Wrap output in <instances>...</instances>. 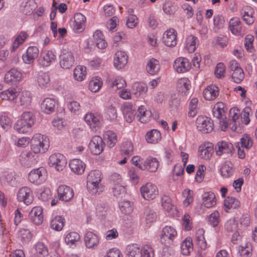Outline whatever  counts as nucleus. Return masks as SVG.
Listing matches in <instances>:
<instances>
[{
    "label": "nucleus",
    "mask_w": 257,
    "mask_h": 257,
    "mask_svg": "<svg viewBox=\"0 0 257 257\" xmlns=\"http://www.w3.org/2000/svg\"><path fill=\"white\" fill-rule=\"evenodd\" d=\"M101 173L98 170H93L89 172L87 177V189L89 193L98 195L102 193L104 187L101 184Z\"/></svg>",
    "instance_id": "obj_1"
},
{
    "label": "nucleus",
    "mask_w": 257,
    "mask_h": 257,
    "mask_svg": "<svg viewBox=\"0 0 257 257\" xmlns=\"http://www.w3.org/2000/svg\"><path fill=\"white\" fill-rule=\"evenodd\" d=\"M34 123V115L31 111L24 112L21 118L17 121L14 128L19 133L24 134L29 131Z\"/></svg>",
    "instance_id": "obj_2"
},
{
    "label": "nucleus",
    "mask_w": 257,
    "mask_h": 257,
    "mask_svg": "<svg viewBox=\"0 0 257 257\" xmlns=\"http://www.w3.org/2000/svg\"><path fill=\"white\" fill-rule=\"evenodd\" d=\"M31 144L34 154L44 153L49 147L48 139L40 134H36L31 141Z\"/></svg>",
    "instance_id": "obj_3"
},
{
    "label": "nucleus",
    "mask_w": 257,
    "mask_h": 257,
    "mask_svg": "<svg viewBox=\"0 0 257 257\" xmlns=\"http://www.w3.org/2000/svg\"><path fill=\"white\" fill-rule=\"evenodd\" d=\"M212 113L214 117L219 121L221 129L225 131L228 127V122L225 115L224 104L222 102H217L212 109Z\"/></svg>",
    "instance_id": "obj_4"
},
{
    "label": "nucleus",
    "mask_w": 257,
    "mask_h": 257,
    "mask_svg": "<svg viewBox=\"0 0 257 257\" xmlns=\"http://www.w3.org/2000/svg\"><path fill=\"white\" fill-rule=\"evenodd\" d=\"M177 235V232L174 227L171 226H166L162 230L160 241L165 246L171 245L173 244Z\"/></svg>",
    "instance_id": "obj_5"
},
{
    "label": "nucleus",
    "mask_w": 257,
    "mask_h": 257,
    "mask_svg": "<svg viewBox=\"0 0 257 257\" xmlns=\"http://www.w3.org/2000/svg\"><path fill=\"white\" fill-rule=\"evenodd\" d=\"M233 149L231 143L223 141L218 142L215 146L216 155H224L226 158L232 156Z\"/></svg>",
    "instance_id": "obj_6"
},
{
    "label": "nucleus",
    "mask_w": 257,
    "mask_h": 257,
    "mask_svg": "<svg viewBox=\"0 0 257 257\" xmlns=\"http://www.w3.org/2000/svg\"><path fill=\"white\" fill-rule=\"evenodd\" d=\"M142 197L146 200H153L159 194L157 187L151 183H147L140 188Z\"/></svg>",
    "instance_id": "obj_7"
},
{
    "label": "nucleus",
    "mask_w": 257,
    "mask_h": 257,
    "mask_svg": "<svg viewBox=\"0 0 257 257\" xmlns=\"http://www.w3.org/2000/svg\"><path fill=\"white\" fill-rule=\"evenodd\" d=\"M49 164L50 166L54 167L57 171H61L65 168L67 164V160L62 154H54L50 156Z\"/></svg>",
    "instance_id": "obj_8"
},
{
    "label": "nucleus",
    "mask_w": 257,
    "mask_h": 257,
    "mask_svg": "<svg viewBox=\"0 0 257 257\" xmlns=\"http://www.w3.org/2000/svg\"><path fill=\"white\" fill-rule=\"evenodd\" d=\"M46 170L43 167H40L32 170L29 173L28 179L31 183L41 184L46 180Z\"/></svg>",
    "instance_id": "obj_9"
},
{
    "label": "nucleus",
    "mask_w": 257,
    "mask_h": 257,
    "mask_svg": "<svg viewBox=\"0 0 257 257\" xmlns=\"http://www.w3.org/2000/svg\"><path fill=\"white\" fill-rule=\"evenodd\" d=\"M105 146L103 139L99 136H95L90 140L88 147L92 154L98 155L102 152Z\"/></svg>",
    "instance_id": "obj_10"
},
{
    "label": "nucleus",
    "mask_w": 257,
    "mask_h": 257,
    "mask_svg": "<svg viewBox=\"0 0 257 257\" xmlns=\"http://www.w3.org/2000/svg\"><path fill=\"white\" fill-rule=\"evenodd\" d=\"M56 60V56L52 51L45 50L42 52L37 61L43 67L49 66Z\"/></svg>",
    "instance_id": "obj_11"
},
{
    "label": "nucleus",
    "mask_w": 257,
    "mask_h": 257,
    "mask_svg": "<svg viewBox=\"0 0 257 257\" xmlns=\"http://www.w3.org/2000/svg\"><path fill=\"white\" fill-rule=\"evenodd\" d=\"M196 125L198 130L203 133H209L213 129V122L207 117L198 116L196 119Z\"/></svg>",
    "instance_id": "obj_12"
},
{
    "label": "nucleus",
    "mask_w": 257,
    "mask_h": 257,
    "mask_svg": "<svg viewBox=\"0 0 257 257\" xmlns=\"http://www.w3.org/2000/svg\"><path fill=\"white\" fill-rule=\"evenodd\" d=\"M17 199L20 202H23L28 205L33 200V192L28 187H23L19 189L17 193Z\"/></svg>",
    "instance_id": "obj_13"
},
{
    "label": "nucleus",
    "mask_w": 257,
    "mask_h": 257,
    "mask_svg": "<svg viewBox=\"0 0 257 257\" xmlns=\"http://www.w3.org/2000/svg\"><path fill=\"white\" fill-rule=\"evenodd\" d=\"M37 156L31 152H23L20 156V162L24 166L30 167L37 162Z\"/></svg>",
    "instance_id": "obj_14"
},
{
    "label": "nucleus",
    "mask_w": 257,
    "mask_h": 257,
    "mask_svg": "<svg viewBox=\"0 0 257 257\" xmlns=\"http://www.w3.org/2000/svg\"><path fill=\"white\" fill-rule=\"evenodd\" d=\"M58 195L59 200L68 202L74 196V192L72 188L66 185H61L57 189Z\"/></svg>",
    "instance_id": "obj_15"
},
{
    "label": "nucleus",
    "mask_w": 257,
    "mask_h": 257,
    "mask_svg": "<svg viewBox=\"0 0 257 257\" xmlns=\"http://www.w3.org/2000/svg\"><path fill=\"white\" fill-rule=\"evenodd\" d=\"M240 13L242 19L247 25H251L254 23V11L252 8L248 6H244L240 10Z\"/></svg>",
    "instance_id": "obj_16"
},
{
    "label": "nucleus",
    "mask_w": 257,
    "mask_h": 257,
    "mask_svg": "<svg viewBox=\"0 0 257 257\" xmlns=\"http://www.w3.org/2000/svg\"><path fill=\"white\" fill-rule=\"evenodd\" d=\"M29 218L36 225L41 224L44 219L42 208L40 206L33 208L29 213Z\"/></svg>",
    "instance_id": "obj_17"
},
{
    "label": "nucleus",
    "mask_w": 257,
    "mask_h": 257,
    "mask_svg": "<svg viewBox=\"0 0 257 257\" xmlns=\"http://www.w3.org/2000/svg\"><path fill=\"white\" fill-rule=\"evenodd\" d=\"M60 65L63 69H69L74 64V59L71 52H65L60 56Z\"/></svg>",
    "instance_id": "obj_18"
},
{
    "label": "nucleus",
    "mask_w": 257,
    "mask_h": 257,
    "mask_svg": "<svg viewBox=\"0 0 257 257\" xmlns=\"http://www.w3.org/2000/svg\"><path fill=\"white\" fill-rule=\"evenodd\" d=\"M57 102L56 100L52 98H45L41 104V110L47 114H51L54 112Z\"/></svg>",
    "instance_id": "obj_19"
},
{
    "label": "nucleus",
    "mask_w": 257,
    "mask_h": 257,
    "mask_svg": "<svg viewBox=\"0 0 257 257\" xmlns=\"http://www.w3.org/2000/svg\"><path fill=\"white\" fill-rule=\"evenodd\" d=\"M173 66L177 72L183 73L190 69L191 65L188 59L179 58L175 61Z\"/></svg>",
    "instance_id": "obj_20"
},
{
    "label": "nucleus",
    "mask_w": 257,
    "mask_h": 257,
    "mask_svg": "<svg viewBox=\"0 0 257 257\" xmlns=\"http://www.w3.org/2000/svg\"><path fill=\"white\" fill-rule=\"evenodd\" d=\"M163 43L168 47H174L177 44V35L175 30L172 29L166 31L163 37Z\"/></svg>",
    "instance_id": "obj_21"
},
{
    "label": "nucleus",
    "mask_w": 257,
    "mask_h": 257,
    "mask_svg": "<svg viewBox=\"0 0 257 257\" xmlns=\"http://www.w3.org/2000/svg\"><path fill=\"white\" fill-rule=\"evenodd\" d=\"M159 167V161L153 157H150L146 159L144 163L139 165V168L142 170H147L151 172H155Z\"/></svg>",
    "instance_id": "obj_22"
},
{
    "label": "nucleus",
    "mask_w": 257,
    "mask_h": 257,
    "mask_svg": "<svg viewBox=\"0 0 257 257\" xmlns=\"http://www.w3.org/2000/svg\"><path fill=\"white\" fill-rule=\"evenodd\" d=\"M128 57L123 51H117L114 56L113 64L118 69L122 68L127 63Z\"/></svg>",
    "instance_id": "obj_23"
},
{
    "label": "nucleus",
    "mask_w": 257,
    "mask_h": 257,
    "mask_svg": "<svg viewBox=\"0 0 257 257\" xmlns=\"http://www.w3.org/2000/svg\"><path fill=\"white\" fill-rule=\"evenodd\" d=\"M213 152V145L212 143L202 144L199 146L198 153L200 157L205 160H209Z\"/></svg>",
    "instance_id": "obj_24"
},
{
    "label": "nucleus",
    "mask_w": 257,
    "mask_h": 257,
    "mask_svg": "<svg viewBox=\"0 0 257 257\" xmlns=\"http://www.w3.org/2000/svg\"><path fill=\"white\" fill-rule=\"evenodd\" d=\"M39 50L35 46H30L27 50L25 54L23 55V60L27 64H31L38 57Z\"/></svg>",
    "instance_id": "obj_25"
},
{
    "label": "nucleus",
    "mask_w": 257,
    "mask_h": 257,
    "mask_svg": "<svg viewBox=\"0 0 257 257\" xmlns=\"http://www.w3.org/2000/svg\"><path fill=\"white\" fill-rule=\"evenodd\" d=\"M22 76V73L20 71L15 68H12L6 73L5 80L7 83L13 84L21 81Z\"/></svg>",
    "instance_id": "obj_26"
},
{
    "label": "nucleus",
    "mask_w": 257,
    "mask_h": 257,
    "mask_svg": "<svg viewBox=\"0 0 257 257\" xmlns=\"http://www.w3.org/2000/svg\"><path fill=\"white\" fill-rule=\"evenodd\" d=\"M73 29L76 33L82 32L85 26L86 18L81 13H77L74 16Z\"/></svg>",
    "instance_id": "obj_27"
},
{
    "label": "nucleus",
    "mask_w": 257,
    "mask_h": 257,
    "mask_svg": "<svg viewBox=\"0 0 257 257\" xmlns=\"http://www.w3.org/2000/svg\"><path fill=\"white\" fill-rule=\"evenodd\" d=\"M69 167L71 170L75 174L81 175L84 172L85 164L80 160L74 159L69 162Z\"/></svg>",
    "instance_id": "obj_28"
},
{
    "label": "nucleus",
    "mask_w": 257,
    "mask_h": 257,
    "mask_svg": "<svg viewBox=\"0 0 257 257\" xmlns=\"http://www.w3.org/2000/svg\"><path fill=\"white\" fill-rule=\"evenodd\" d=\"M122 112L126 121L131 122L135 118L136 109L132 104L125 103L123 107Z\"/></svg>",
    "instance_id": "obj_29"
},
{
    "label": "nucleus",
    "mask_w": 257,
    "mask_h": 257,
    "mask_svg": "<svg viewBox=\"0 0 257 257\" xmlns=\"http://www.w3.org/2000/svg\"><path fill=\"white\" fill-rule=\"evenodd\" d=\"M84 242L87 248H94L99 242V239L96 234L91 231H87L84 236Z\"/></svg>",
    "instance_id": "obj_30"
},
{
    "label": "nucleus",
    "mask_w": 257,
    "mask_h": 257,
    "mask_svg": "<svg viewBox=\"0 0 257 257\" xmlns=\"http://www.w3.org/2000/svg\"><path fill=\"white\" fill-rule=\"evenodd\" d=\"M219 95V88L215 85L207 86L203 91V96L207 100H213Z\"/></svg>",
    "instance_id": "obj_31"
},
{
    "label": "nucleus",
    "mask_w": 257,
    "mask_h": 257,
    "mask_svg": "<svg viewBox=\"0 0 257 257\" xmlns=\"http://www.w3.org/2000/svg\"><path fill=\"white\" fill-rule=\"evenodd\" d=\"M202 205L206 208H210L216 204V198L212 192H204L202 195Z\"/></svg>",
    "instance_id": "obj_32"
},
{
    "label": "nucleus",
    "mask_w": 257,
    "mask_h": 257,
    "mask_svg": "<svg viewBox=\"0 0 257 257\" xmlns=\"http://www.w3.org/2000/svg\"><path fill=\"white\" fill-rule=\"evenodd\" d=\"M204 230L202 228L198 229L195 235V240L196 244L202 249H205L207 247V244L204 237Z\"/></svg>",
    "instance_id": "obj_33"
},
{
    "label": "nucleus",
    "mask_w": 257,
    "mask_h": 257,
    "mask_svg": "<svg viewBox=\"0 0 257 257\" xmlns=\"http://www.w3.org/2000/svg\"><path fill=\"white\" fill-rule=\"evenodd\" d=\"M198 44V38L193 35H189L186 39L185 48L189 53H193L196 50Z\"/></svg>",
    "instance_id": "obj_34"
},
{
    "label": "nucleus",
    "mask_w": 257,
    "mask_h": 257,
    "mask_svg": "<svg viewBox=\"0 0 257 257\" xmlns=\"http://www.w3.org/2000/svg\"><path fill=\"white\" fill-rule=\"evenodd\" d=\"M229 28L231 33L236 35L243 34L241 22L238 18H232L229 22Z\"/></svg>",
    "instance_id": "obj_35"
},
{
    "label": "nucleus",
    "mask_w": 257,
    "mask_h": 257,
    "mask_svg": "<svg viewBox=\"0 0 257 257\" xmlns=\"http://www.w3.org/2000/svg\"><path fill=\"white\" fill-rule=\"evenodd\" d=\"M103 138L107 146L109 148L114 147L117 142V138L116 134L111 131H106L104 135Z\"/></svg>",
    "instance_id": "obj_36"
},
{
    "label": "nucleus",
    "mask_w": 257,
    "mask_h": 257,
    "mask_svg": "<svg viewBox=\"0 0 257 257\" xmlns=\"http://www.w3.org/2000/svg\"><path fill=\"white\" fill-rule=\"evenodd\" d=\"M84 120L92 128H95L100 124V117L92 112L87 113L84 116Z\"/></svg>",
    "instance_id": "obj_37"
},
{
    "label": "nucleus",
    "mask_w": 257,
    "mask_h": 257,
    "mask_svg": "<svg viewBox=\"0 0 257 257\" xmlns=\"http://www.w3.org/2000/svg\"><path fill=\"white\" fill-rule=\"evenodd\" d=\"M18 95V92L14 88H10L1 92L0 97L2 100L13 101Z\"/></svg>",
    "instance_id": "obj_38"
},
{
    "label": "nucleus",
    "mask_w": 257,
    "mask_h": 257,
    "mask_svg": "<svg viewBox=\"0 0 257 257\" xmlns=\"http://www.w3.org/2000/svg\"><path fill=\"white\" fill-rule=\"evenodd\" d=\"M160 68L159 61L154 58L150 59L146 66L147 72L151 75L157 74Z\"/></svg>",
    "instance_id": "obj_39"
},
{
    "label": "nucleus",
    "mask_w": 257,
    "mask_h": 257,
    "mask_svg": "<svg viewBox=\"0 0 257 257\" xmlns=\"http://www.w3.org/2000/svg\"><path fill=\"white\" fill-rule=\"evenodd\" d=\"M94 42L98 48L103 49L107 45L105 42L102 32L99 30H96L93 35Z\"/></svg>",
    "instance_id": "obj_40"
},
{
    "label": "nucleus",
    "mask_w": 257,
    "mask_h": 257,
    "mask_svg": "<svg viewBox=\"0 0 257 257\" xmlns=\"http://www.w3.org/2000/svg\"><path fill=\"white\" fill-rule=\"evenodd\" d=\"M37 7V4L34 0H29L21 6V11L25 15H31Z\"/></svg>",
    "instance_id": "obj_41"
},
{
    "label": "nucleus",
    "mask_w": 257,
    "mask_h": 257,
    "mask_svg": "<svg viewBox=\"0 0 257 257\" xmlns=\"http://www.w3.org/2000/svg\"><path fill=\"white\" fill-rule=\"evenodd\" d=\"M151 115V111L147 110L144 106L142 105L138 108L137 117L140 122H147L149 120Z\"/></svg>",
    "instance_id": "obj_42"
},
{
    "label": "nucleus",
    "mask_w": 257,
    "mask_h": 257,
    "mask_svg": "<svg viewBox=\"0 0 257 257\" xmlns=\"http://www.w3.org/2000/svg\"><path fill=\"white\" fill-rule=\"evenodd\" d=\"M126 252L127 257H142V250L137 244L128 245Z\"/></svg>",
    "instance_id": "obj_43"
},
{
    "label": "nucleus",
    "mask_w": 257,
    "mask_h": 257,
    "mask_svg": "<svg viewBox=\"0 0 257 257\" xmlns=\"http://www.w3.org/2000/svg\"><path fill=\"white\" fill-rule=\"evenodd\" d=\"M240 203L239 200L232 196L227 197L224 201V206L226 212L231 208H237L240 207Z\"/></svg>",
    "instance_id": "obj_44"
},
{
    "label": "nucleus",
    "mask_w": 257,
    "mask_h": 257,
    "mask_svg": "<svg viewBox=\"0 0 257 257\" xmlns=\"http://www.w3.org/2000/svg\"><path fill=\"white\" fill-rule=\"evenodd\" d=\"M177 87L179 92L186 94L191 87V83L188 78H182L178 81Z\"/></svg>",
    "instance_id": "obj_45"
},
{
    "label": "nucleus",
    "mask_w": 257,
    "mask_h": 257,
    "mask_svg": "<svg viewBox=\"0 0 257 257\" xmlns=\"http://www.w3.org/2000/svg\"><path fill=\"white\" fill-rule=\"evenodd\" d=\"M161 139V134L157 130H153L148 132L146 136V140L149 143L156 144Z\"/></svg>",
    "instance_id": "obj_46"
},
{
    "label": "nucleus",
    "mask_w": 257,
    "mask_h": 257,
    "mask_svg": "<svg viewBox=\"0 0 257 257\" xmlns=\"http://www.w3.org/2000/svg\"><path fill=\"white\" fill-rule=\"evenodd\" d=\"M105 116L110 120H114L117 117L116 109L112 104H108L105 108Z\"/></svg>",
    "instance_id": "obj_47"
},
{
    "label": "nucleus",
    "mask_w": 257,
    "mask_h": 257,
    "mask_svg": "<svg viewBox=\"0 0 257 257\" xmlns=\"http://www.w3.org/2000/svg\"><path fill=\"white\" fill-rule=\"evenodd\" d=\"M86 68L83 66H77L74 70V77L78 81H82L86 75Z\"/></svg>",
    "instance_id": "obj_48"
},
{
    "label": "nucleus",
    "mask_w": 257,
    "mask_h": 257,
    "mask_svg": "<svg viewBox=\"0 0 257 257\" xmlns=\"http://www.w3.org/2000/svg\"><path fill=\"white\" fill-rule=\"evenodd\" d=\"M64 225V219L60 216H56L53 218L50 223L51 227L56 231L62 229Z\"/></svg>",
    "instance_id": "obj_49"
},
{
    "label": "nucleus",
    "mask_w": 257,
    "mask_h": 257,
    "mask_svg": "<svg viewBox=\"0 0 257 257\" xmlns=\"http://www.w3.org/2000/svg\"><path fill=\"white\" fill-rule=\"evenodd\" d=\"M50 82V76L47 73L41 72L37 77V83L42 88L48 86Z\"/></svg>",
    "instance_id": "obj_50"
},
{
    "label": "nucleus",
    "mask_w": 257,
    "mask_h": 257,
    "mask_svg": "<svg viewBox=\"0 0 257 257\" xmlns=\"http://www.w3.org/2000/svg\"><path fill=\"white\" fill-rule=\"evenodd\" d=\"M122 155L130 157L133 155L134 152V146L132 142H125L122 144L120 149Z\"/></svg>",
    "instance_id": "obj_51"
},
{
    "label": "nucleus",
    "mask_w": 257,
    "mask_h": 257,
    "mask_svg": "<svg viewBox=\"0 0 257 257\" xmlns=\"http://www.w3.org/2000/svg\"><path fill=\"white\" fill-rule=\"evenodd\" d=\"M80 238V235L77 232L73 231L66 235L65 241L68 245H74L77 242L79 241Z\"/></svg>",
    "instance_id": "obj_52"
},
{
    "label": "nucleus",
    "mask_w": 257,
    "mask_h": 257,
    "mask_svg": "<svg viewBox=\"0 0 257 257\" xmlns=\"http://www.w3.org/2000/svg\"><path fill=\"white\" fill-rule=\"evenodd\" d=\"M36 255L38 257H44L48 255L47 247L42 242H38L35 246Z\"/></svg>",
    "instance_id": "obj_53"
},
{
    "label": "nucleus",
    "mask_w": 257,
    "mask_h": 257,
    "mask_svg": "<svg viewBox=\"0 0 257 257\" xmlns=\"http://www.w3.org/2000/svg\"><path fill=\"white\" fill-rule=\"evenodd\" d=\"M119 207L121 211L125 214H128L133 210V205L128 201H123L119 203Z\"/></svg>",
    "instance_id": "obj_54"
},
{
    "label": "nucleus",
    "mask_w": 257,
    "mask_h": 257,
    "mask_svg": "<svg viewBox=\"0 0 257 257\" xmlns=\"http://www.w3.org/2000/svg\"><path fill=\"white\" fill-rule=\"evenodd\" d=\"M108 82L111 87L115 86L116 89H121L126 85L124 79L119 76L116 77L114 79L109 80Z\"/></svg>",
    "instance_id": "obj_55"
},
{
    "label": "nucleus",
    "mask_w": 257,
    "mask_h": 257,
    "mask_svg": "<svg viewBox=\"0 0 257 257\" xmlns=\"http://www.w3.org/2000/svg\"><path fill=\"white\" fill-rule=\"evenodd\" d=\"M220 172L221 175L225 178L232 175L233 174L232 164L230 162H225L222 166Z\"/></svg>",
    "instance_id": "obj_56"
},
{
    "label": "nucleus",
    "mask_w": 257,
    "mask_h": 257,
    "mask_svg": "<svg viewBox=\"0 0 257 257\" xmlns=\"http://www.w3.org/2000/svg\"><path fill=\"white\" fill-rule=\"evenodd\" d=\"M28 37L26 32H21L15 39L13 44V50L15 51L19 46L22 44Z\"/></svg>",
    "instance_id": "obj_57"
},
{
    "label": "nucleus",
    "mask_w": 257,
    "mask_h": 257,
    "mask_svg": "<svg viewBox=\"0 0 257 257\" xmlns=\"http://www.w3.org/2000/svg\"><path fill=\"white\" fill-rule=\"evenodd\" d=\"M181 252L183 255H188L192 250V243L190 240H185L181 243Z\"/></svg>",
    "instance_id": "obj_58"
},
{
    "label": "nucleus",
    "mask_w": 257,
    "mask_h": 257,
    "mask_svg": "<svg viewBox=\"0 0 257 257\" xmlns=\"http://www.w3.org/2000/svg\"><path fill=\"white\" fill-rule=\"evenodd\" d=\"M238 223L234 219H231L228 220L225 224V230L228 232H234L238 230Z\"/></svg>",
    "instance_id": "obj_59"
},
{
    "label": "nucleus",
    "mask_w": 257,
    "mask_h": 257,
    "mask_svg": "<svg viewBox=\"0 0 257 257\" xmlns=\"http://www.w3.org/2000/svg\"><path fill=\"white\" fill-rule=\"evenodd\" d=\"M134 89L136 91L134 92L137 96H140L141 94H145L148 90L147 86L145 84L140 83H136L133 86Z\"/></svg>",
    "instance_id": "obj_60"
},
{
    "label": "nucleus",
    "mask_w": 257,
    "mask_h": 257,
    "mask_svg": "<svg viewBox=\"0 0 257 257\" xmlns=\"http://www.w3.org/2000/svg\"><path fill=\"white\" fill-rule=\"evenodd\" d=\"M244 77V72L241 68L238 69L235 71L231 72V79L235 83H240Z\"/></svg>",
    "instance_id": "obj_61"
},
{
    "label": "nucleus",
    "mask_w": 257,
    "mask_h": 257,
    "mask_svg": "<svg viewBox=\"0 0 257 257\" xmlns=\"http://www.w3.org/2000/svg\"><path fill=\"white\" fill-rule=\"evenodd\" d=\"M20 102L22 105H28L30 104L32 100L31 93L30 91L22 92L20 96Z\"/></svg>",
    "instance_id": "obj_62"
},
{
    "label": "nucleus",
    "mask_w": 257,
    "mask_h": 257,
    "mask_svg": "<svg viewBox=\"0 0 257 257\" xmlns=\"http://www.w3.org/2000/svg\"><path fill=\"white\" fill-rule=\"evenodd\" d=\"M240 147L246 149H249L252 146V141L247 134L244 135L240 139Z\"/></svg>",
    "instance_id": "obj_63"
},
{
    "label": "nucleus",
    "mask_w": 257,
    "mask_h": 257,
    "mask_svg": "<svg viewBox=\"0 0 257 257\" xmlns=\"http://www.w3.org/2000/svg\"><path fill=\"white\" fill-rule=\"evenodd\" d=\"M102 85V82L100 79L97 78L92 79L89 82V88L93 92H97Z\"/></svg>",
    "instance_id": "obj_64"
}]
</instances>
